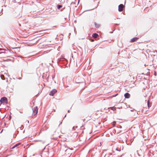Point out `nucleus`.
Wrapping results in <instances>:
<instances>
[{
	"label": "nucleus",
	"mask_w": 157,
	"mask_h": 157,
	"mask_svg": "<svg viewBox=\"0 0 157 157\" xmlns=\"http://www.w3.org/2000/svg\"><path fill=\"white\" fill-rule=\"evenodd\" d=\"M69 149L71 150H73V148H68Z\"/></svg>",
	"instance_id": "18"
},
{
	"label": "nucleus",
	"mask_w": 157,
	"mask_h": 157,
	"mask_svg": "<svg viewBox=\"0 0 157 157\" xmlns=\"http://www.w3.org/2000/svg\"><path fill=\"white\" fill-rule=\"evenodd\" d=\"M63 6L61 5H58L57 6V7L58 9H59L60 8L62 7Z\"/></svg>",
	"instance_id": "9"
},
{
	"label": "nucleus",
	"mask_w": 157,
	"mask_h": 157,
	"mask_svg": "<svg viewBox=\"0 0 157 157\" xmlns=\"http://www.w3.org/2000/svg\"><path fill=\"white\" fill-rule=\"evenodd\" d=\"M124 97L126 98H128L130 97V94L128 93H126L124 94Z\"/></svg>",
	"instance_id": "6"
},
{
	"label": "nucleus",
	"mask_w": 157,
	"mask_h": 157,
	"mask_svg": "<svg viewBox=\"0 0 157 157\" xmlns=\"http://www.w3.org/2000/svg\"><path fill=\"white\" fill-rule=\"evenodd\" d=\"M69 111H69V110H68V112L69 113Z\"/></svg>",
	"instance_id": "24"
},
{
	"label": "nucleus",
	"mask_w": 157,
	"mask_h": 157,
	"mask_svg": "<svg viewBox=\"0 0 157 157\" xmlns=\"http://www.w3.org/2000/svg\"><path fill=\"white\" fill-rule=\"evenodd\" d=\"M57 91L56 89H53L50 92L49 94L51 96H53Z\"/></svg>",
	"instance_id": "3"
},
{
	"label": "nucleus",
	"mask_w": 157,
	"mask_h": 157,
	"mask_svg": "<svg viewBox=\"0 0 157 157\" xmlns=\"http://www.w3.org/2000/svg\"><path fill=\"white\" fill-rule=\"evenodd\" d=\"M117 94H116L113 95V97H116V96H117Z\"/></svg>",
	"instance_id": "16"
},
{
	"label": "nucleus",
	"mask_w": 157,
	"mask_h": 157,
	"mask_svg": "<svg viewBox=\"0 0 157 157\" xmlns=\"http://www.w3.org/2000/svg\"><path fill=\"white\" fill-rule=\"evenodd\" d=\"M95 26L97 28H98L99 27L100 25L99 24H98L96 23L95 24Z\"/></svg>",
	"instance_id": "12"
},
{
	"label": "nucleus",
	"mask_w": 157,
	"mask_h": 157,
	"mask_svg": "<svg viewBox=\"0 0 157 157\" xmlns=\"http://www.w3.org/2000/svg\"><path fill=\"white\" fill-rule=\"evenodd\" d=\"M62 122H61L59 124V125L61 124H62Z\"/></svg>",
	"instance_id": "21"
},
{
	"label": "nucleus",
	"mask_w": 157,
	"mask_h": 157,
	"mask_svg": "<svg viewBox=\"0 0 157 157\" xmlns=\"http://www.w3.org/2000/svg\"><path fill=\"white\" fill-rule=\"evenodd\" d=\"M139 38L138 37H134L131 40L130 42H133L136 41Z\"/></svg>",
	"instance_id": "5"
},
{
	"label": "nucleus",
	"mask_w": 157,
	"mask_h": 157,
	"mask_svg": "<svg viewBox=\"0 0 157 157\" xmlns=\"http://www.w3.org/2000/svg\"><path fill=\"white\" fill-rule=\"evenodd\" d=\"M3 131V130H2L1 132H0V133H2V132Z\"/></svg>",
	"instance_id": "19"
},
{
	"label": "nucleus",
	"mask_w": 157,
	"mask_h": 157,
	"mask_svg": "<svg viewBox=\"0 0 157 157\" xmlns=\"http://www.w3.org/2000/svg\"><path fill=\"white\" fill-rule=\"evenodd\" d=\"M116 150L117 151H121V150H118V148H117L116 149Z\"/></svg>",
	"instance_id": "17"
},
{
	"label": "nucleus",
	"mask_w": 157,
	"mask_h": 157,
	"mask_svg": "<svg viewBox=\"0 0 157 157\" xmlns=\"http://www.w3.org/2000/svg\"><path fill=\"white\" fill-rule=\"evenodd\" d=\"M66 116V115H65V117H65Z\"/></svg>",
	"instance_id": "25"
},
{
	"label": "nucleus",
	"mask_w": 157,
	"mask_h": 157,
	"mask_svg": "<svg viewBox=\"0 0 157 157\" xmlns=\"http://www.w3.org/2000/svg\"><path fill=\"white\" fill-rule=\"evenodd\" d=\"M115 154L113 155V157H116L115 156Z\"/></svg>",
	"instance_id": "20"
},
{
	"label": "nucleus",
	"mask_w": 157,
	"mask_h": 157,
	"mask_svg": "<svg viewBox=\"0 0 157 157\" xmlns=\"http://www.w3.org/2000/svg\"><path fill=\"white\" fill-rule=\"evenodd\" d=\"M0 102L2 103H7V98L5 97H2L0 100Z\"/></svg>",
	"instance_id": "1"
},
{
	"label": "nucleus",
	"mask_w": 157,
	"mask_h": 157,
	"mask_svg": "<svg viewBox=\"0 0 157 157\" xmlns=\"http://www.w3.org/2000/svg\"><path fill=\"white\" fill-rule=\"evenodd\" d=\"M1 78L2 80H4L5 79V77L3 75H2L1 76Z\"/></svg>",
	"instance_id": "13"
},
{
	"label": "nucleus",
	"mask_w": 157,
	"mask_h": 157,
	"mask_svg": "<svg viewBox=\"0 0 157 157\" xmlns=\"http://www.w3.org/2000/svg\"><path fill=\"white\" fill-rule=\"evenodd\" d=\"M78 127L77 126H76L75 127V126L73 127L72 128V129L73 130H75V128H77Z\"/></svg>",
	"instance_id": "14"
},
{
	"label": "nucleus",
	"mask_w": 157,
	"mask_h": 157,
	"mask_svg": "<svg viewBox=\"0 0 157 157\" xmlns=\"http://www.w3.org/2000/svg\"><path fill=\"white\" fill-rule=\"evenodd\" d=\"M109 156H107V155H105V157H110V156L111 155H112V154H111V153H110V154H109Z\"/></svg>",
	"instance_id": "15"
},
{
	"label": "nucleus",
	"mask_w": 157,
	"mask_h": 157,
	"mask_svg": "<svg viewBox=\"0 0 157 157\" xmlns=\"http://www.w3.org/2000/svg\"><path fill=\"white\" fill-rule=\"evenodd\" d=\"M20 144H21V143H17V144H16L13 147H12L11 149H13L14 148H15V147H17L18 145H20Z\"/></svg>",
	"instance_id": "8"
},
{
	"label": "nucleus",
	"mask_w": 157,
	"mask_h": 157,
	"mask_svg": "<svg viewBox=\"0 0 157 157\" xmlns=\"http://www.w3.org/2000/svg\"><path fill=\"white\" fill-rule=\"evenodd\" d=\"M33 113L35 116L38 113V109L37 107L36 106L34 108V109H33Z\"/></svg>",
	"instance_id": "2"
},
{
	"label": "nucleus",
	"mask_w": 157,
	"mask_h": 157,
	"mask_svg": "<svg viewBox=\"0 0 157 157\" xmlns=\"http://www.w3.org/2000/svg\"><path fill=\"white\" fill-rule=\"evenodd\" d=\"M1 12H0V14H1ZM2 14V13L1 14H0V15H1Z\"/></svg>",
	"instance_id": "22"
},
{
	"label": "nucleus",
	"mask_w": 157,
	"mask_h": 157,
	"mask_svg": "<svg viewBox=\"0 0 157 157\" xmlns=\"http://www.w3.org/2000/svg\"><path fill=\"white\" fill-rule=\"evenodd\" d=\"M133 111V110H131V111Z\"/></svg>",
	"instance_id": "26"
},
{
	"label": "nucleus",
	"mask_w": 157,
	"mask_h": 157,
	"mask_svg": "<svg viewBox=\"0 0 157 157\" xmlns=\"http://www.w3.org/2000/svg\"><path fill=\"white\" fill-rule=\"evenodd\" d=\"M124 6L123 4H120L118 6V10L119 12L123 11Z\"/></svg>",
	"instance_id": "4"
},
{
	"label": "nucleus",
	"mask_w": 157,
	"mask_h": 157,
	"mask_svg": "<svg viewBox=\"0 0 157 157\" xmlns=\"http://www.w3.org/2000/svg\"><path fill=\"white\" fill-rule=\"evenodd\" d=\"M3 53V52H0V54Z\"/></svg>",
	"instance_id": "27"
},
{
	"label": "nucleus",
	"mask_w": 157,
	"mask_h": 157,
	"mask_svg": "<svg viewBox=\"0 0 157 157\" xmlns=\"http://www.w3.org/2000/svg\"><path fill=\"white\" fill-rule=\"evenodd\" d=\"M98 36V35L96 33H94L92 35V36L94 38H97Z\"/></svg>",
	"instance_id": "7"
},
{
	"label": "nucleus",
	"mask_w": 157,
	"mask_h": 157,
	"mask_svg": "<svg viewBox=\"0 0 157 157\" xmlns=\"http://www.w3.org/2000/svg\"><path fill=\"white\" fill-rule=\"evenodd\" d=\"M147 105L148 108H149L150 107H151V103L149 101H147Z\"/></svg>",
	"instance_id": "10"
},
{
	"label": "nucleus",
	"mask_w": 157,
	"mask_h": 157,
	"mask_svg": "<svg viewBox=\"0 0 157 157\" xmlns=\"http://www.w3.org/2000/svg\"><path fill=\"white\" fill-rule=\"evenodd\" d=\"M19 25L20 26H21V24H19Z\"/></svg>",
	"instance_id": "23"
},
{
	"label": "nucleus",
	"mask_w": 157,
	"mask_h": 157,
	"mask_svg": "<svg viewBox=\"0 0 157 157\" xmlns=\"http://www.w3.org/2000/svg\"><path fill=\"white\" fill-rule=\"evenodd\" d=\"M110 108L112 110H113L114 111H115L116 110V108L115 107H111Z\"/></svg>",
	"instance_id": "11"
}]
</instances>
